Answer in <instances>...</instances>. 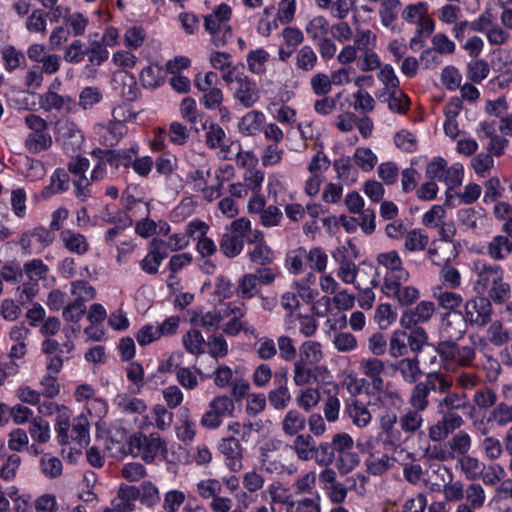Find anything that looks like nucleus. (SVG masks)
Here are the masks:
<instances>
[{
    "instance_id": "f257e3e1",
    "label": "nucleus",
    "mask_w": 512,
    "mask_h": 512,
    "mask_svg": "<svg viewBox=\"0 0 512 512\" xmlns=\"http://www.w3.org/2000/svg\"><path fill=\"white\" fill-rule=\"evenodd\" d=\"M471 271L475 276L473 288L476 293L487 294V298L497 304H503L510 298L511 287L504 281V270L500 265L476 259L472 262Z\"/></svg>"
},
{
    "instance_id": "f03ea898",
    "label": "nucleus",
    "mask_w": 512,
    "mask_h": 512,
    "mask_svg": "<svg viewBox=\"0 0 512 512\" xmlns=\"http://www.w3.org/2000/svg\"><path fill=\"white\" fill-rule=\"evenodd\" d=\"M451 386L452 382L444 374L429 373L424 381L416 383L412 388L408 398L409 408L424 412L429 406V395L432 391L444 394Z\"/></svg>"
},
{
    "instance_id": "7ed1b4c3",
    "label": "nucleus",
    "mask_w": 512,
    "mask_h": 512,
    "mask_svg": "<svg viewBox=\"0 0 512 512\" xmlns=\"http://www.w3.org/2000/svg\"><path fill=\"white\" fill-rule=\"evenodd\" d=\"M231 15V7L221 3L204 18L205 30L209 33L212 43L217 47L226 45L232 38V28L229 24Z\"/></svg>"
},
{
    "instance_id": "20e7f679",
    "label": "nucleus",
    "mask_w": 512,
    "mask_h": 512,
    "mask_svg": "<svg viewBox=\"0 0 512 512\" xmlns=\"http://www.w3.org/2000/svg\"><path fill=\"white\" fill-rule=\"evenodd\" d=\"M129 449L135 456L141 457L145 462H152L158 454L165 449L164 443L157 433L146 435L137 432L130 437Z\"/></svg>"
},
{
    "instance_id": "39448f33",
    "label": "nucleus",
    "mask_w": 512,
    "mask_h": 512,
    "mask_svg": "<svg viewBox=\"0 0 512 512\" xmlns=\"http://www.w3.org/2000/svg\"><path fill=\"white\" fill-rule=\"evenodd\" d=\"M112 114L113 119L98 121L92 127V137L105 146L116 145L127 133L125 123L116 119L115 110Z\"/></svg>"
},
{
    "instance_id": "423d86ee",
    "label": "nucleus",
    "mask_w": 512,
    "mask_h": 512,
    "mask_svg": "<svg viewBox=\"0 0 512 512\" xmlns=\"http://www.w3.org/2000/svg\"><path fill=\"white\" fill-rule=\"evenodd\" d=\"M477 137L483 141L488 140L485 145V151L492 157H501L509 145V140L497 133L494 121H481L475 130Z\"/></svg>"
},
{
    "instance_id": "0eeeda50",
    "label": "nucleus",
    "mask_w": 512,
    "mask_h": 512,
    "mask_svg": "<svg viewBox=\"0 0 512 512\" xmlns=\"http://www.w3.org/2000/svg\"><path fill=\"white\" fill-rule=\"evenodd\" d=\"M436 351L444 361L462 367L470 366L476 358L474 347L460 345L453 340L439 342Z\"/></svg>"
},
{
    "instance_id": "6e6552de",
    "label": "nucleus",
    "mask_w": 512,
    "mask_h": 512,
    "mask_svg": "<svg viewBox=\"0 0 512 512\" xmlns=\"http://www.w3.org/2000/svg\"><path fill=\"white\" fill-rule=\"evenodd\" d=\"M491 315L492 305L487 297H474L464 305L463 317L471 326H485L490 321Z\"/></svg>"
},
{
    "instance_id": "1a4fd4ad",
    "label": "nucleus",
    "mask_w": 512,
    "mask_h": 512,
    "mask_svg": "<svg viewBox=\"0 0 512 512\" xmlns=\"http://www.w3.org/2000/svg\"><path fill=\"white\" fill-rule=\"evenodd\" d=\"M436 312V305L433 301L423 300L416 306L406 309L400 316L399 324L403 329L419 327V324L429 322Z\"/></svg>"
},
{
    "instance_id": "9d476101",
    "label": "nucleus",
    "mask_w": 512,
    "mask_h": 512,
    "mask_svg": "<svg viewBox=\"0 0 512 512\" xmlns=\"http://www.w3.org/2000/svg\"><path fill=\"white\" fill-rule=\"evenodd\" d=\"M355 300L356 297L347 289L338 290L332 298L322 296L317 299L313 305V311L317 316L324 317L329 312L331 304L340 311H348L354 307Z\"/></svg>"
},
{
    "instance_id": "9b49d317",
    "label": "nucleus",
    "mask_w": 512,
    "mask_h": 512,
    "mask_svg": "<svg viewBox=\"0 0 512 512\" xmlns=\"http://www.w3.org/2000/svg\"><path fill=\"white\" fill-rule=\"evenodd\" d=\"M377 262L387 269L384 275V283L409 280L410 274L402 266V260L397 251L391 250L380 253L377 256Z\"/></svg>"
},
{
    "instance_id": "f8f14e48",
    "label": "nucleus",
    "mask_w": 512,
    "mask_h": 512,
    "mask_svg": "<svg viewBox=\"0 0 512 512\" xmlns=\"http://www.w3.org/2000/svg\"><path fill=\"white\" fill-rule=\"evenodd\" d=\"M407 281H392L383 283L382 292L389 298L395 299L400 306H410L420 298V291L412 285H405Z\"/></svg>"
},
{
    "instance_id": "ddd939ff",
    "label": "nucleus",
    "mask_w": 512,
    "mask_h": 512,
    "mask_svg": "<svg viewBox=\"0 0 512 512\" xmlns=\"http://www.w3.org/2000/svg\"><path fill=\"white\" fill-rule=\"evenodd\" d=\"M218 448L230 471L238 472L243 468V448L238 439L233 436L225 437L221 439Z\"/></svg>"
},
{
    "instance_id": "4468645a",
    "label": "nucleus",
    "mask_w": 512,
    "mask_h": 512,
    "mask_svg": "<svg viewBox=\"0 0 512 512\" xmlns=\"http://www.w3.org/2000/svg\"><path fill=\"white\" fill-rule=\"evenodd\" d=\"M139 152L138 145H132L128 149H121L118 151L115 150H102L100 148H96L91 152L92 157H104L105 161L108 164L115 168L119 169L120 167L129 168L131 167L132 160L135 156H137Z\"/></svg>"
},
{
    "instance_id": "2eb2a0df",
    "label": "nucleus",
    "mask_w": 512,
    "mask_h": 512,
    "mask_svg": "<svg viewBox=\"0 0 512 512\" xmlns=\"http://www.w3.org/2000/svg\"><path fill=\"white\" fill-rule=\"evenodd\" d=\"M54 240L53 233L44 228L38 227L34 230L24 233L20 239V245L29 253H40Z\"/></svg>"
},
{
    "instance_id": "dca6fc26",
    "label": "nucleus",
    "mask_w": 512,
    "mask_h": 512,
    "mask_svg": "<svg viewBox=\"0 0 512 512\" xmlns=\"http://www.w3.org/2000/svg\"><path fill=\"white\" fill-rule=\"evenodd\" d=\"M457 221L466 230L480 232L485 229L489 218L481 207L462 208L457 211Z\"/></svg>"
},
{
    "instance_id": "f3484780",
    "label": "nucleus",
    "mask_w": 512,
    "mask_h": 512,
    "mask_svg": "<svg viewBox=\"0 0 512 512\" xmlns=\"http://www.w3.org/2000/svg\"><path fill=\"white\" fill-rule=\"evenodd\" d=\"M464 424L463 418L452 411L446 412L442 419L430 427L429 437L432 441H441Z\"/></svg>"
},
{
    "instance_id": "a211bd4d",
    "label": "nucleus",
    "mask_w": 512,
    "mask_h": 512,
    "mask_svg": "<svg viewBox=\"0 0 512 512\" xmlns=\"http://www.w3.org/2000/svg\"><path fill=\"white\" fill-rule=\"evenodd\" d=\"M345 415L357 428L364 429L372 422V414L367 405L359 399H350L345 403Z\"/></svg>"
},
{
    "instance_id": "6ab92c4d",
    "label": "nucleus",
    "mask_w": 512,
    "mask_h": 512,
    "mask_svg": "<svg viewBox=\"0 0 512 512\" xmlns=\"http://www.w3.org/2000/svg\"><path fill=\"white\" fill-rule=\"evenodd\" d=\"M389 363L378 357L368 356L359 360V371L372 386L380 385L384 380L382 374L385 371V364Z\"/></svg>"
},
{
    "instance_id": "aec40b11",
    "label": "nucleus",
    "mask_w": 512,
    "mask_h": 512,
    "mask_svg": "<svg viewBox=\"0 0 512 512\" xmlns=\"http://www.w3.org/2000/svg\"><path fill=\"white\" fill-rule=\"evenodd\" d=\"M232 89L235 100L245 108L254 106L260 99L256 83L249 76L242 78V81Z\"/></svg>"
},
{
    "instance_id": "412c9836",
    "label": "nucleus",
    "mask_w": 512,
    "mask_h": 512,
    "mask_svg": "<svg viewBox=\"0 0 512 512\" xmlns=\"http://www.w3.org/2000/svg\"><path fill=\"white\" fill-rule=\"evenodd\" d=\"M167 257L163 244L158 239H153L149 244V251L140 261L141 269L150 275L158 273L162 261Z\"/></svg>"
},
{
    "instance_id": "4be33fe9",
    "label": "nucleus",
    "mask_w": 512,
    "mask_h": 512,
    "mask_svg": "<svg viewBox=\"0 0 512 512\" xmlns=\"http://www.w3.org/2000/svg\"><path fill=\"white\" fill-rule=\"evenodd\" d=\"M55 130L58 139L62 140L65 144L80 145L84 139L78 124L70 118H63L57 121Z\"/></svg>"
},
{
    "instance_id": "5701e85b",
    "label": "nucleus",
    "mask_w": 512,
    "mask_h": 512,
    "mask_svg": "<svg viewBox=\"0 0 512 512\" xmlns=\"http://www.w3.org/2000/svg\"><path fill=\"white\" fill-rule=\"evenodd\" d=\"M394 371L398 372L404 382L414 384L420 378L422 371L417 357L402 358L399 361L390 363Z\"/></svg>"
},
{
    "instance_id": "b1692460",
    "label": "nucleus",
    "mask_w": 512,
    "mask_h": 512,
    "mask_svg": "<svg viewBox=\"0 0 512 512\" xmlns=\"http://www.w3.org/2000/svg\"><path fill=\"white\" fill-rule=\"evenodd\" d=\"M372 389L377 392V400L384 407L398 408L403 404L404 400L399 389L390 381L383 380L379 386H372Z\"/></svg>"
},
{
    "instance_id": "393cba45",
    "label": "nucleus",
    "mask_w": 512,
    "mask_h": 512,
    "mask_svg": "<svg viewBox=\"0 0 512 512\" xmlns=\"http://www.w3.org/2000/svg\"><path fill=\"white\" fill-rule=\"evenodd\" d=\"M275 387L268 393L269 404L278 411L286 409L291 401V394L287 386V378L275 379Z\"/></svg>"
},
{
    "instance_id": "a878e982",
    "label": "nucleus",
    "mask_w": 512,
    "mask_h": 512,
    "mask_svg": "<svg viewBox=\"0 0 512 512\" xmlns=\"http://www.w3.org/2000/svg\"><path fill=\"white\" fill-rule=\"evenodd\" d=\"M30 330L24 325H14L9 331V340L13 342L10 349V356L15 359L22 358L27 352L26 341Z\"/></svg>"
},
{
    "instance_id": "bb28decb",
    "label": "nucleus",
    "mask_w": 512,
    "mask_h": 512,
    "mask_svg": "<svg viewBox=\"0 0 512 512\" xmlns=\"http://www.w3.org/2000/svg\"><path fill=\"white\" fill-rule=\"evenodd\" d=\"M39 103L46 111L65 110L67 112H74L75 103L69 96L59 95L54 91H47L40 95Z\"/></svg>"
},
{
    "instance_id": "cd10ccee",
    "label": "nucleus",
    "mask_w": 512,
    "mask_h": 512,
    "mask_svg": "<svg viewBox=\"0 0 512 512\" xmlns=\"http://www.w3.org/2000/svg\"><path fill=\"white\" fill-rule=\"evenodd\" d=\"M266 116L262 111L247 112L238 123V130L244 136H256L265 124Z\"/></svg>"
},
{
    "instance_id": "c85d7f7f",
    "label": "nucleus",
    "mask_w": 512,
    "mask_h": 512,
    "mask_svg": "<svg viewBox=\"0 0 512 512\" xmlns=\"http://www.w3.org/2000/svg\"><path fill=\"white\" fill-rule=\"evenodd\" d=\"M467 321L460 312H452L445 315L442 330L450 340L460 339L466 332Z\"/></svg>"
},
{
    "instance_id": "c756f323",
    "label": "nucleus",
    "mask_w": 512,
    "mask_h": 512,
    "mask_svg": "<svg viewBox=\"0 0 512 512\" xmlns=\"http://www.w3.org/2000/svg\"><path fill=\"white\" fill-rule=\"evenodd\" d=\"M333 169L342 185H353L359 178L358 169L351 163V159L348 156H342L334 160Z\"/></svg>"
},
{
    "instance_id": "7c9ffc66",
    "label": "nucleus",
    "mask_w": 512,
    "mask_h": 512,
    "mask_svg": "<svg viewBox=\"0 0 512 512\" xmlns=\"http://www.w3.org/2000/svg\"><path fill=\"white\" fill-rule=\"evenodd\" d=\"M60 241L63 246L72 253L84 255L89 250L87 238L72 229H65L60 233Z\"/></svg>"
},
{
    "instance_id": "2f4dec72",
    "label": "nucleus",
    "mask_w": 512,
    "mask_h": 512,
    "mask_svg": "<svg viewBox=\"0 0 512 512\" xmlns=\"http://www.w3.org/2000/svg\"><path fill=\"white\" fill-rule=\"evenodd\" d=\"M68 184V173L62 168H57L50 176L49 185L45 186L39 193V198L46 200L55 194L63 193L68 189Z\"/></svg>"
},
{
    "instance_id": "473e14b6",
    "label": "nucleus",
    "mask_w": 512,
    "mask_h": 512,
    "mask_svg": "<svg viewBox=\"0 0 512 512\" xmlns=\"http://www.w3.org/2000/svg\"><path fill=\"white\" fill-rule=\"evenodd\" d=\"M265 494L269 497V504L275 507L277 504L290 507L293 496L290 488L282 481L276 480L268 484Z\"/></svg>"
},
{
    "instance_id": "72a5a7b5",
    "label": "nucleus",
    "mask_w": 512,
    "mask_h": 512,
    "mask_svg": "<svg viewBox=\"0 0 512 512\" xmlns=\"http://www.w3.org/2000/svg\"><path fill=\"white\" fill-rule=\"evenodd\" d=\"M324 353L322 345L313 340L303 342L299 347V357L297 361L310 366H319L318 364L323 360Z\"/></svg>"
},
{
    "instance_id": "f704fd0d",
    "label": "nucleus",
    "mask_w": 512,
    "mask_h": 512,
    "mask_svg": "<svg viewBox=\"0 0 512 512\" xmlns=\"http://www.w3.org/2000/svg\"><path fill=\"white\" fill-rule=\"evenodd\" d=\"M326 370L323 366H310L300 361H295L293 364V383L296 386H305L317 379V374Z\"/></svg>"
},
{
    "instance_id": "c9c22d12",
    "label": "nucleus",
    "mask_w": 512,
    "mask_h": 512,
    "mask_svg": "<svg viewBox=\"0 0 512 512\" xmlns=\"http://www.w3.org/2000/svg\"><path fill=\"white\" fill-rule=\"evenodd\" d=\"M261 287L258 278L254 273H246L242 275L236 286V295L242 300H250L259 295Z\"/></svg>"
},
{
    "instance_id": "e433bc0d",
    "label": "nucleus",
    "mask_w": 512,
    "mask_h": 512,
    "mask_svg": "<svg viewBox=\"0 0 512 512\" xmlns=\"http://www.w3.org/2000/svg\"><path fill=\"white\" fill-rule=\"evenodd\" d=\"M305 426V416L296 409L289 410L281 422L283 433L289 437H296L297 435L302 434L301 432L305 429Z\"/></svg>"
},
{
    "instance_id": "4c0bfd02",
    "label": "nucleus",
    "mask_w": 512,
    "mask_h": 512,
    "mask_svg": "<svg viewBox=\"0 0 512 512\" xmlns=\"http://www.w3.org/2000/svg\"><path fill=\"white\" fill-rule=\"evenodd\" d=\"M432 295L438 305L446 310H455L460 307L463 302L461 294L453 291V289L444 288L443 286H435L432 289Z\"/></svg>"
},
{
    "instance_id": "58836bf2",
    "label": "nucleus",
    "mask_w": 512,
    "mask_h": 512,
    "mask_svg": "<svg viewBox=\"0 0 512 512\" xmlns=\"http://www.w3.org/2000/svg\"><path fill=\"white\" fill-rule=\"evenodd\" d=\"M170 232L169 224L160 220L155 222L147 216L139 220L135 225V233L142 238H148L155 234L167 235Z\"/></svg>"
},
{
    "instance_id": "ea45409f",
    "label": "nucleus",
    "mask_w": 512,
    "mask_h": 512,
    "mask_svg": "<svg viewBox=\"0 0 512 512\" xmlns=\"http://www.w3.org/2000/svg\"><path fill=\"white\" fill-rule=\"evenodd\" d=\"M395 461L394 457L387 454L370 453L365 460V465L369 474L381 476L394 466Z\"/></svg>"
},
{
    "instance_id": "a19ab883",
    "label": "nucleus",
    "mask_w": 512,
    "mask_h": 512,
    "mask_svg": "<svg viewBox=\"0 0 512 512\" xmlns=\"http://www.w3.org/2000/svg\"><path fill=\"white\" fill-rule=\"evenodd\" d=\"M424 423L422 412L407 408L399 417V426L408 436L421 431Z\"/></svg>"
},
{
    "instance_id": "79ce46f5",
    "label": "nucleus",
    "mask_w": 512,
    "mask_h": 512,
    "mask_svg": "<svg viewBox=\"0 0 512 512\" xmlns=\"http://www.w3.org/2000/svg\"><path fill=\"white\" fill-rule=\"evenodd\" d=\"M511 253L512 241L506 235L494 236L487 245V255L493 260H503Z\"/></svg>"
},
{
    "instance_id": "37998d69",
    "label": "nucleus",
    "mask_w": 512,
    "mask_h": 512,
    "mask_svg": "<svg viewBox=\"0 0 512 512\" xmlns=\"http://www.w3.org/2000/svg\"><path fill=\"white\" fill-rule=\"evenodd\" d=\"M318 64V56L310 45H303L296 51L295 67L303 73L311 72Z\"/></svg>"
},
{
    "instance_id": "c03bdc74",
    "label": "nucleus",
    "mask_w": 512,
    "mask_h": 512,
    "mask_svg": "<svg viewBox=\"0 0 512 512\" xmlns=\"http://www.w3.org/2000/svg\"><path fill=\"white\" fill-rule=\"evenodd\" d=\"M315 441L310 434H299L295 437L291 449L301 461L307 462L313 459Z\"/></svg>"
},
{
    "instance_id": "a18cd8bd",
    "label": "nucleus",
    "mask_w": 512,
    "mask_h": 512,
    "mask_svg": "<svg viewBox=\"0 0 512 512\" xmlns=\"http://www.w3.org/2000/svg\"><path fill=\"white\" fill-rule=\"evenodd\" d=\"M315 4L322 10H329L331 15L339 20L345 19L352 6L353 0H315Z\"/></svg>"
},
{
    "instance_id": "49530a36",
    "label": "nucleus",
    "mask_w": 512,
    "mask_h": 512,
    "mask_svg": "<svg viewBox=\"0 0 512 512\" xmlns=\"http://www.w3.org/2000/svg\"><path fill=\"white\" fill-rule=\"evenodd\" d=\"M406 329H396L391 333L389 338V355L391 358L397 359L407 354L409 348L408 333Z\"/></svg>"
},
{
    "instance_id": "de8ad7c7",
    "label": "nucleus",
    "mask_w": 512,
    "mask_h": 512,
    "mask_svg": "<svg viewBox=\"0 0 512 512\" xmlns=\"http://www.w3.org/2000/svg\"><path fill=\"white\" fill-rule=\"evenodd\" d=\"M52 136L46 132H31L27 135L24 145L28 152L39 154L52 146Z\"/></svg>"
},
{
    "instance_id": "09e8293b",
    "label": "nucleus",
    "mask_w": 512,
    "mask_h": 512,
    "mask_svg": "<svg viewBox=\"0 0 512 512\" xmlns=\"http://www.w3.org/2000/svg\"><path fill=\"white\" fill-rule=\"evenodd\" d=\"M89 24L90 19L88 15L80 11L70 12L64 22V26L73 37L83 36Z\"/></svg>"
},
{
    "instance_id": "8fccbe9b",
    "label": "nucleus",
    "mask_w": 512,
    "mask_h": 512,
    "mask_svg": "<svg viewBox=\"0 0 512 512\" xmlns=\"http://www.w3.org/2000/svg\"><path fill=\"white\" fill-rule=\"evenodd\" d=\"M309 39L315 43L316 41L328 36L330 31L329 22L326 17L317 15L312 17L305 25L304 28Z\"/></svg>"
},
{
    "instance_id": "3c124183",
    "label": "nucleus",
    "mask_w": 512,
    "mask_h": 512,
    "mask_svg": "<svg viewBox=\"0 0 512 512\" xmlns=\"http://www.w3.org/2000/svg\"><path fill=\"white\" fill-rule=\"evenodd\" d=\"M182 345L191 355L199 356L205 353L206 341L197 329L192 328L182 336Z\"/></svg>"
},
{
    "instance_id": "603ef678",
    "label": "nucleus",
    "mask_w": 512,
    "mask_h": 512,
    "mask_svg": "<svg viewBox=\"0 0 512 512\" xmlns=\"http://www.w3.org/2000/svg\"><path fill=\"white\" fill-rule=\"evenodd\" d=\"M456 467L460 469L467 480L475 481L482 474L483 463L478 458L466 454L457 459Z\"/></svg>"
},
{
    "instance_id": "864d4df0",
    "label": "nucleus",
    "mask_w": 512,
    "mask_h": 512,
    "mask_svg": "<svg viewBox=\"0 0 512 512\" xmlns=\"http://www.w3.org/2000/svg\"><path fill=\"white\" fill-rule=\"evenodd\" d=\"M114 404L122 413L126 414H143L147 410V405L142 399L127 394H118L114 399Z\"/></svg>"
},
{
    "instance_id": "5fc2aeb1",
    "label": "nucleus",
    "mask_w": 512,
    "mask_h": 512,
    "mask_svg": "<svg viewBox=\"0 0 512 512\" xmlns=\"http://www.w3.org/2000/svg\"><path fill=\"white\" fill-rule=\"evenodd\" d=\"M400 6L401 2L399 0H384L381 3V6L379 8V16L381 19V24L384 27L392 31H395V22L398 18Z\"/></svg>"
},
{
    "instance_id": "6e6d98bb",
    "label": "nucleus",
    "mask_w": 512,
    "mask_h": 512,
    "mask_svg": "<svg viewBox=\"0 0 512 512\" xmlns=\"http://www.w3.org/2000/svg\"><path fill=\"white\" fill-rule=\"evenodd\" d=\"M352 159L357 169L363 172L372 171L378 163L377 155L368 147H357Z\"/></svg>"
},
{
    "instance_id": "4d7b16f0",
    "label": "nucleus",
    "mask_w": 512,
    "mask_h": 512,
    "mask_svg": "<svg viewBox=\"0 0 512 512\" xmlns=\"http://www.w3.org/2000/svg\"><path fill=\"white\" fill-rule=\"evenodd\" d=\"M269 58L270 54L263 48L251 50L246 57L248 70L255 75L264 74Z\"/></svg>"
},
{
    "instance_id": "13d9d810",
    "label": "nucleus",
    "mask_w": 512,
    "mask_h": 512,
    "mask_svg": "<svg viewBox=\"0 0 512 512\" xmlns=\"http://www.w3.org/2000/svg\"><path fill=\"white\" fill-rule=\"evenodd\" d=\"M139 79L144 88L154 89L164 82V72L158 64H150L142 69Z\"/></svg>"
},
{
    "instance_id": "bf43d9fd",
    "label": "nucleus",
    "mask_w": 512,
    "mask_h": 512,
    "mask_svg": "<svg viewBox=\"0 0 512 512\" xmlns=\"http://www.w3.org/2000/svg\"><path fill=\"white\" fill-rule=\"evenodd\" d=\"M429 243L427 233L419 228L408 231L404 236V247L410 252L424 251Z\"/></svg>"
},
{
    "instance_id": "052dcab7",
    "label": "nucleus",
    "mask_w": 512,
    "mask_h": 512,
    "mask_svg": "<svg viewBox=\"0 0 512 512\" xmlns=\"http://www.w3.org/2000/svg\"><path fill=\"white\" fill-rule=\"evenodd\" d=\"M315 282V274L308 273L305 277L294 283L299 297L306 303L314 301L319 296L318 290L313 287Z\"/></svg>"
},
{
    "instance_id": "680f3d73",
    "label": "nucleus",
    "mask_w": 512,
    "mask_h": 512,
    "mask_svg": "<svg viewBox=\"0 0 512 512\" xmlns=\"http://www.w3.org/2000/svg\"><path fill=\"white\" fill-rule=\"evenodd\" d=\"M486 337L489 343L496 347H501L512 339L510 331L498 320L489 325L486 330Z\"/></svg>"
},
{
    "instance_id": "e2e57ef3",
    "label": "nucleus",
    "mask_w": 512,
    "mask_h": 512,
    "mask_svg": "<svg viewBox=\"0 0 512 512\" xmlns=\"http://www.w3.org/2000/svg\"><path fill=\"white\" fill-rule=\"evenodd\" d=\"M387 98L385 101L388 104V108L398 114H406L409 110L410 99L409 97L399 88L385 92Z\"/></svg>"
},
{
    "instance_id": "0e129e2a",
    "label": "nucleus",
    "mask_w": 512,
    "mask_h": 512,
    "mask_svg": "<svg viewBox=\"0 0 512 512\" xmlns=\"http://www.w3.org/2000/svg\"><path fill=\"white\" fill-rule=\"evenodd\" d=\"M249 260L257 265L265 266L273 262L275 253L271 247L265 243H258L247 252Z\"/></svg>"
},
{
    "instance_id": "69168bd1",
    "label": "nucleus",
    "mask_w": 512,
    "mask_h": 512,
    "mask_svg": "<svg viewBox=\"0 0 512 512\" xmlns=\"http://www.w3.org/2000/svg\"><path fill=\"white\" fill-rule=\"evenodd\" d=\"M222 490V482L216 478L202 479L196 484V493L204 500L212 501L221 494Z\"/></svg>"
},
{
    "instance_id": "338daca9",
    "label": "nucleus",
    "mask_w": 512,
    "mask_h": 512,
    "mask_svg": "<svg viewBox=\"0 0 512 512\" xmlns=\"http://www.w3.org/2000/svg\"><path fill=\"white\" fill-rule=\"evenodd\" d=\"M472 446V439L470 435L465 431H459L452 436L446 443V448H449L453 452L454 457L456 455L464 456L468 454Z\"/></svg>"
},
{
    "instance_id": "774afa93",
    "label": "nucleus",
    "mask_w": 512,
    "mask_h": 512,
    "mask_svg": "<svg viewBox=\"0 0 512 512\" xmlns=\"http://www.w3.org/2000/svg\"><path fill=\"white\" fill-rule=\"evenodd\" d=\"M220 251L227 258H235L238 256L244 248L243 239L239 238L237 235H233L231 233L223 234L220 243Z\"/></svg>"
}]
</instances>
